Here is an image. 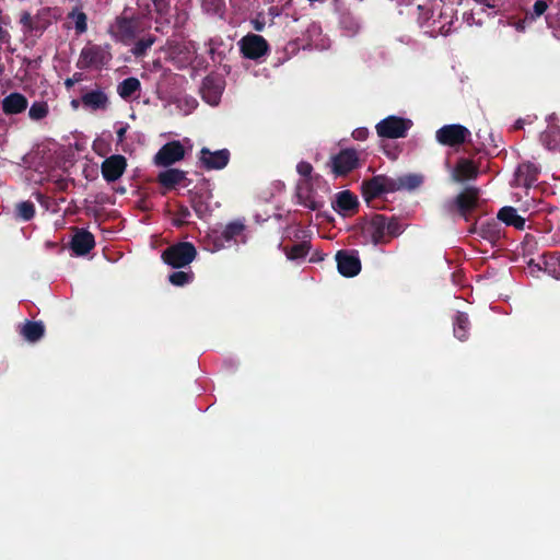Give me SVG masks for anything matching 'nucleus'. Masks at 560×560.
<instances>
[{
  "label": "nucleus",
  "mask_w": 560,
  "mask_h": 560,
  "mask_svg": "<svg viewBox=\"0 0 560 560\" xmlns=\"http://www.w3.org/2000/svg\"><path fill=\"white\" fill-rule=\"evenodd\" d=\"M196 257V249L190 243H179L167 248L163 255V260L174 268H180L190 264Z\"/></svg>",
  "instance_id": "obj_1"
},
{
  "label": "nucleus",
  "mask_w": 560,
  "mask_h": 560,
  "mask_svg": "<svg viewBox=\"0 0 560 560\" xmlns=\"http://www.w3.org/2000/svg\"><path fill=\"white\" fill-rule=\"evenodd\" d=\"M468 136L469 131L460 125L444 126L436 131L438 141L445 145L460 144Z\"/></svg>",
  "instance_id": "obj_2"
},
{
  "label": "nucleus",
  "mask_w": 560,
  "mask_h": 560,
  "mask_svg": "<svg viewBox=\"0 0 560 560\" xmlns=\"http://www.w3.org/2000/svg\"><path fill=\"white\" fill-rule=\"evenodd\" d=\"M410 127V121L398 117H388L377 126V132L382 137L398 138L402 137Z\"/></svg>",
  "instance_id": "obj_3"
},
{
  "label": "nucleus",
  "mask_w": 560,
  "mask_h": 560,
  "mask_svg": "<svg viewBox=\"0 0 560 560\" xmlns=\"http://www.w3.org/2000/svg\"><path fill=\"white\" fill-rule=\"evenodd\" d=\"M241 48L246 57L255 59L267 51L268 45L261 36L249 35L242 39Z\"/></svg>",
  "instance_id": "obj_4"
},
{
  "label": "nucleus",
  "mask_w": 560,
  "mask_h": 560,
  "mask_svg": "<svg viewBox=\"0 0 560 560\" xmlns=\"http://www.w3.org/2000/svg\"><path fill=\"white\" fill-rule=\"evenodd\" d=\"M184 148L177 142L165 144L155 155V163L160 165H170L183 159Z\"/></svg>",
  "instance_id": "obj_5"
},
{
  "label": "nucleus",
  "mask_w": 560,
  "mask_h": 560,
  "mask_svg": "<svg viewBox=\"0 0 560 560\" xmlns=\"http://www.w3.org/2000/svg\"><path fill=\"white\" fill-rule=\"evenodd\" d=\"M127 161L122 155H113L106 159L102 164L103 176L107 180L118 179L125 172Z\"/></svg>",
  "instance_id": "obj_6"
},
{
  "label": "nucleus",
  "mask_w": 560,
  "mask_h": 560,
  "mask_svg": "<svg viewBox=\"0 0 560 560\" xmlns=\"http://www.w3.org/2000/svg\"><path fill=\"white\" fill-rule=\"evenodd\" d=\"M358 156L353 151L346 150L340 152L332 160V171L337 175H343L358 165Z\"/></svg>",
  "instance_id": "obj_7"
},
{
  "label": "nucleus",
  "mask_w": 560,
  "mask_h": 560,
  "mask_svg": "<svg viewBox=\"0 0 560 560\" xmlns=\"http://www.w3.org/2000/svg\"><path fill=\"white\" fill-rule=\"evenodd\" d=\"M336 258L338 270L342 276L353 277L360 272L361 264L358 257L340 252Z\"/></svg>",
  "instance_id": "obj_8"
},
{
  "label": "nucleus",
  "mask_w": 560,
  "mask_h": 560,
  "mask_svg": "<svg viewBox=\"0 0 560 560\" xmlns=\"http://www.w3.org/2000/svg\"><path fill=\"white\" fill-rule=\"evenodd\" d=\"M200 160L209 168H222L228 164L229 152L226 150L210 152L202 149Z\"/></svg>",
  "instance_id": "obj_9"
},
{
  "label": "nucleus",
  "mask_w": 560,
  "mask_h": 560,
  "mask_svg": "<svg viewBox=\"0 0 560 560\" xmlns=\"http://www.w3.org/2000/svg\"><path fill=\"white\" fill-rule=\"evenodd\" d=\"M27 107V100L20 93H12L2 101L3 112L8 115L19 114Z\"/></svg>",
  "instance_id": "obj_10"
},
{
  "label": "nucleus",
  "mask_w": 560,
  "mask_h": 560,
  "mask_svg": "<svg viewBox=\"0 0 560 560\" xmlns=\"http://www.w3.org/2000/svg\"><path fill=\"white\" fill-rule=\"evenodd\" d=\"M392 188V183L387 178L378 176L366 183L363 187V191L366 198H374Z\"/></svg>",
  "instance_id": "obj_11"
},
{
  "label": "nucleus",
  "mask_w": 560,
  "mask_h": 560,
  "mask_svg": "<svg viewBox=\"0 0 560 560\" xmlns=\"http://www.w3.org/2000/svg\"><path fill=\"white\" fill-rule=\"evenodd\" d=\"M94 246V237L89 232H78L72 238V249L78 255H84Z\"/></svg>",
  "instance_id": "obj_12"
},
{
  "label": "nucleus",
  "mask_w": 560,
  "mask_h": 560,
  "mask_svg": "<svg viewBox=\"0 0 560 560\" xmlns=\"http://www.w3.org/2000/svg\"><path fill=\"white\" fill-rule=\"evenodd\" d=\"M498 218L508 225H512L517 230H524L525 219L517 214L516 210L512 207L502 208Z\"/></svg>",
  "instance_id": "obj_13"
},
{
  "label": "nucleus",
  "mask_w": 560,
  "mask_h": 560,
  "mask_svg": "<svg viewBox=\"0 0 560 560\" xmlns=\"http://www.w3.org/2000/svg\"><path fill=\"white\" fill-rule=\"evenodd\" d=\"M136 31V25L132 20L120 19L116 22V24L112 27V32L115 36H117L120 40H128L133 37Z\"/></svg>",
  "instance_id": "obj_14"
},
{
  "label": "nucleus",
  "mask_w": 560,
  "mask_h": 560,
  "mask_svg": "<svg viewBox=\"0 0 560 560\" xmlns=\"http://www.w3.org/2000/svg\"><path fill=\"white\" fill-rule=\"evenodd\" d=\"M477 174L476 166L468 160H462L458 162L453 171V178L455 180H466L475 177Z\"/></svg>",
  "instance_id": "obj_15"
},
{
  "label": "nucleus",
  "mask_w": 560,
  "mask_h": 560,
  "mask_svg": "<svg viewBox=\"0 0 560 560\" xmlns=\"http://www.w3.org/2000/svg\"><path fill=\"white\" fill-rule=\"evenodd\" d=\"M82 102L84 106L92 108V109H101L105 108L107 105V97L106 95L101 91L90 92L86 93L82 97Z\"/></svg>",
  "instance_id": "obj_16"
},
{
  "label": "nucleus",
  "mask_w": 560,
  "mask_h": 560,
  "mask_svg": "<svg viewBox=\"0 0 560 560\" xmlns=\"http://www.w3.org/2000/svg\"><path fill=\"white\" fill-rule=\"evenodd\" d=\"M337 208L340 212L348 213L352 211L358 202L357 198L349 191H342L337 196Z\"/></svg>",
  "instance_id": "obj_17"
},
{
  "label": "nucleus",
  "mask_w": 560,
  "mask_h": 560,
  "mask_svg": "<svg viewBox=\"0 0 560 560\" xmlns=\"http://www.w3.org/2000/svg\"><path fill=\"white\" fill-rule=\"evenodd\" d=\"M160 182L165 187H173L184 179V174L177 170H167L160 174Z\"/></svg>",
  "instance_id": "obj_18"
},
{
  "label": "nucleus",
  "mask_w": 560,
  "mask_h": 560,
  "mask_svg": "<svg viewBox=\"0 0 560 560\" xmlns=\"http://www.w3.org/2000/svg\"><path fill=\"white\" fill-rule=\"evenodd\" d=\"M22 334L28 341H36L44 335V326L39 323H27L23 326Z\"/></svg>",
  "instance_id": "obj_19"
},
{
  "label": "nucleus",
  "mask_w": 560,
  "mask_h": 560,
  "mask_svg": "<svg viewBox=\"0 0 560 560\" xmlns=\"http://www.w3.org/2000/svg\"><path fill=\"white\" fill-rule=\"evenodd\" d=\"M140 88V82L136 78L124 80L118 86V93L121 97H128Z\"/></svg>",
  "instance_id": "obj_20"
},
{
  "label": "nucleus",
  "mask_w": 560,
  "mask_h": 560,
  "mask_svg": "<svg viewBox=\"0 0 560 560\" xmlns=\"http://www.w3.org/2000/svg\"><path fill=\"white\" fill-rule=\"evenodd\" d=\"M477 200V192L472 189H468L460 194L457 198L458 205L462 209L467 210L474 207Z\"/></svg>",
  "instance_id": "obj_21"
},
{
  "label": "nucleus",
  "mask_w": 560,
  "mask_h": 560,
  "mask_svg": "<svg viewBox=\"0 0 560 560\" xmlns=\"http://www.w3.org/2000/svg\"><path fill=\"white\" fill-rule=\"evenodd\" d=\"M48 113V106L45 103H34L28 112L32 119L38 120L44 118Z\"/></svg>",
  "instance_id": "obj_22"
},
{
  "label": "nucleus",
  "mask_w": 560,
  "mask_h": 560,
  "mask_svg": "<svg viewBox=\"0 0 560 560\" xmlns=\"http://www.w3.org/2000/svg\"><path fill=\"white\" fill-rule=\"evenodd\" d=\"M18 213L23 220H30L35 213L34 205L31 202H21L18 206Z\"/></svg>",
  "instance_id": "obj_23"
},
{
  "label": "nucleus",
  "mask_w": 560,
  "mask_h": 560,
  "mask_svg": "<svg viewBox=\"0 0 560 560\" xmlns=\"http://www.w3.org/2000/svg\"><path fill=\"white\" fill-rule=\"evenodd\" d=\"M190 279L191 275L184 271H177L170 276V281L174 285H183L185 283H188Z\"/></svg>",
  "instance_id": "obj_24"
},
{
  "label": "nucleus",
  "mask_w": 560,
  "mask_h": 560,
  "mask_svg": "<svg viewBox=\"0 0 560 560\" xmlns=\"http://www.w3.org/2000/svg\"><path fill=\"white\" fill-rule=\"evenodd\" d=\"M468 322L467 318L463 315L457 317L456 327H455V335L457 338L463 339L465 337V328L467 326Z\"/></svg>",
  "instance_id": "obj_25"
},
{
  "label": "nucleus",
  "mask_w": 560,
  "mask_h": 560,
  "mask_svg": "<svg viewBox=\"0 0 560 560\" xmlns=\"http://www.w3.org/2000/svg\"><path fill=\"white\" fill-rule=\"evenodd\" d=\"M243 224L241 222H234L226 226L225 229V237L232 238L233 236L240 234L243 231Z\"/></svg>",
  "instance_id": "obj_26"
},
{
  "label": "nucleus",
  "mask_w": 560,
  "mask_h": 560,
  "mask_svg": "<svg viewBox=\"0 0 560 560\" xmlns=\"http://www.w3.org/2000/svg\"><path fill=\"white\" fill-rule=\"evenodd\" d=\"M312 165L307 162H301L298 164V172L303 176H310L312 173Z\"/></svg>",
  "instance_id": "obj_27"
},
{
  "label": "nucleus",
  "mask_w": 560,
  "mask_h": 560,
  "mask_svg": "<svg viewBox=\"0 0 560 560\" xmlns=\"http://www.w3.org/2000/svg\"><path fill=\"white\" fill-rule=\"evenodd\" d=\"M153 40L152 39H147V40H142L140 42L137 47L135 48V54H142L148 47H150L152 45Z\"/></svg>",
  "instance_id": "obj_28"
},
{
  "label": "nucleus",
  "mask_w": 560,
  "mask_h": 560,
  "mask_svg": "<svg viewBox=\"0 0 560 560\" xmlns=\"http://www.w3.org/2000/svg\"><path fill=\"white\" fill-rule=\"evenodd\" d=\"M547 10V3L542 0L536 1L534 4V11L536 15H541Z\"/></svg>",
  "instance_id": "obj_29"
},
{
  "label": "nucleus",
  "mask_w": 560,
  "mask_h": 560,
  "mask_svg": "<svg viewBox=\"0 0 560 560\" xmlns=\"http://www.w3.org/2000/svg\"><path fill=\"white\" fill-rule=\"evenodd\" d=\"M406 183H401V186H406L408 188L416 187L420 183V178L417 176H408Z\"/></svg>",
  "instance_id": "obj_30"
},
{
  "label": "nucleus",
  "mask_w": 560,
  "mask_h": 560,
  "mask_svg": "<svg viewBox=\"0 0 560 560\" xmlns=\"http://www.w3.org/2000/svg\"><path fill=\"white\" fill-rule=\"evenodd\" d=\"M75 25H77V28H78L80 32H83V31L85 30V16H84V14L79 13V14L75 16Z\"/></svg>",
  "instance_id": "obj_31"
},
{
  "label": "nucleus",
  "mask_w": 560,
  "mask_h": 560,
  "mask_svg": "<svg viewBox=\"0 0 560 560\" xmlns=\"http://www.w3.org/2000/svg\"><path fill=\"white\" fill-rule=\"evenodd\" d=\"M368 129L365 128H358L353 131L352 136L357 140H364L368 137Z\"/></svg>",
  "instance_id": "obj_32"
},
{
  "label": "nucleus",
  "mask_w": 560,
  "mask_h": 560,
  "mask_svg": "<svg viewBox=\"0 0 560 560\" xmlns=\"http://www.w3.org/2000/svg\"><path fill=\"white\" fill-rule=\"evenodd\" d=\"M126 130L124 128L119 129L118 130V138L121 140L124 138V135H125Z\"/></svg>",
  "instance_id": "obj_33"
},
{
  "label": "nucleus",
  "mask_w": 560,
  "mask_h": 560,
  "mask_svg": "<svg viewBox=\"0 0 560 560\" xmlns=\"http://www.w3.org/2000/svg\"><path fill=\"white\" fill-rule=\"evenodd\" d=\"M71 104H72L73 108H78V106H79V102L78 101H72Z\"/></svg>",
  "instance_id": "obj_34"
},
{
  "label": "nucleus",
  "mask_w": 560,
  "mask_h": 560,
  "mask_svg": "<svg viewBox=\"0 0 560 560\" xmlns=\"http://www.w3.org/2000/svg\"><path fill=\"white\" fill-rule=\"evenodd\" d=\"M28 20V16H24L23 22H26Z\"/></svg>",
  "instance_id": "obj_35"
},
{
  "label": "nucleus",
  "mask_w": 560,
  "mask_h": 560,
  "mask_svg": "<svg viewBox=\"0 0 560 560\" xmlns=\"http://www.w3.org/2000/svg\"><path fill=\"white\" fill-rule=\"evenodd\" d=\"M28 20V16H24L23 22H26Z\"/></svg>",
  "instance_id": "obj_36"
},
{
  "label": "nucleus",
  "mask_w": 560,
  "mask_h": 560,
  "mask_svg": "<svg viewBox=\"0 0 560 560\" xmlns=\"http://www.w3.org/2000/svg\"><path fill=\"white\" fill-rule=\"evenodd\" d=\"M3 71V67L0 65V74L2 73Z\"/></svg>",
  "instance_id": "obj_37"
}]
</instances>
